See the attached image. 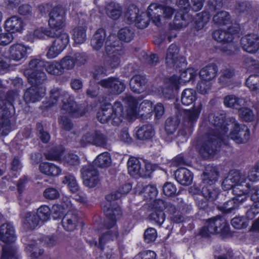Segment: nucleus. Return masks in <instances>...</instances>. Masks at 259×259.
<instances>
[{
	"instance_id": "32",
	"label": "nucleus",
	"mask_w": 259,
	"mask_h": 259,
	"mask_svg": "<svg viewBox=\"0 0 259 259\" xmlns=\"http://www.w3.org/2000/svg\"><path fill=\"white\" fill-rule=\"evenodd\" d=\"M146 82L147 80L144 76L137 75L131 78L130 84L134 92L140 94L145 89Z\"/></svg>"
},
{
	"instance_id": "47",
	"label": "nucleus",
	"mask_w": 259,
	"mask_h": 259,
	"mask_svg": "<svg viewBox=\"0 0 259 259\" xmlns=\"http://www.w3.org/2000/svg\"><path fill=\"white\" fill-rule=\"evenodd\" d=\"M62 183L66 185L72 193H76L79 190V185L77 182L75 177L70 174H68L64 177L62 179Z\"/></svg>"
},
{
	"instance_id": "15",
	"label": "nucleus",
	"mask_w": 259,
	"mask_h": 259,
	"mask_svg": "<svg viewBox=\"0 0 259 259\" xmlns=\"http://www.w3.org/2000/svg\"><path fill=\"white\" fill-rule=\"evenodd\" d=\"M203 108L202 104L198 102L188 109L185 110L183 114L184 124L191 127L197 121Z\"/></svg>"
},
{
	"instance_id": "17",
	"label": "nucleus",
	"mask_w": 259,
	"mask_h": 259,
	"mask_svg": "<svg viewBox=\"0 0 259 259\" xmlns=\"http://www.w3.org/2000/svg\"><path fill=\"white\" fill-rule=\"evenodd\" d=\"M29 47L21 43H16L11 45L8 50V58L15 62L21 61L27 57Z\"/></svg>"
},
{
	"instance_id": "29",
	"label": "nucleus",
	"mask_w": 259,
	"mask_h": 259,
	"mask_svg": "<svg viewBox=\"0 0 259 259\" xmlns=\"http://www.w3.org/2000/svg\"><path fill=\"white\" fill-rule=\"evenodd\" d=\"M79 221V219L76 214L69 211L63 218L62 223L65 230L67 231H73L75 229Z\"/></svg>"
},
{
	"instance_id": "43",
	"label": "nucleus",
	"mask_w": 259,
	"mask_h": 259,
	"mask_svg": "<svg viewBox=\"0 0 259 259\" xmlns=\"http://www.w3.org/2000/svg\"><path fill=\"white\" fill-rule=\"evenodd\" d=\"M46 71L53 75H60L64 72L59 62H46L45 67Z\"/></svg>"
},
{
	"instance_id": "20",
	"label": "nucleus",
	"mask_w": 259,
	"mask_h": 259,
	"mask_svg": "<svg viewBox=\"0 0 259 259\" xmlns=\"http://www.w3.org/2000/svg\"><path fill=\"white\" fill-rule=\"evenodd\" d=\"M61 102L62 103L61 107L62 113H68L76 117L82 116L84 113L81 107H79L74 102L70 95L69 98H67V99L63 98Z\"/></svg>"
},
{
	"instance_id": "62",
	"label": "nucleus",
	"mask_w": 259,
	"mask_h": 259,
	"mask_svg": "<svg viewBox=\"0 0 259 259\" xmlns=\"http://www.w3.org/2000/svg\"><path fill=\"white\" fill-rule=\"evenodd\" d=\"M217 175L218 173L214 168H211L209 172L208 171V170H206L203 174V178L202 180L203 183H208L209 182L212 183L213 181H215L217 180Z\"/></svg>"
},
{
	"instance_id": "37",
	"label": "nucleus",
	"mask_w": 259,
	"mask_h": 259,
	"mask_svg": "<svg viewBox=\"0 0 259 259\" xmlns=\"http://www.w3.org/2000/svg\"><path fill=\"white\" fill-rule=\"evenodd\" d=\"M217 72V66L214 64H210L203 67L199 72L201 79L210 82L213 79Z\"/></svg>"
},
{
	"instance_id": "4",
	"label": "nucleus",
	"mask_w": 259,
	"mask_h": 259,
	"mask_svg": "<svg viewBox=\"0 0 259 259\" xmlns=\"http://www.w3.org/2000/svg\"><path fill=\"white\" fill-rule=\"evenodd\" d=\"M215 129L213 133L206 135L204 141L200 149V152L204 157H208L214 153L215 147L221 142H224V139L226 133L225 125L222 123L215 124Z\"/></svg>"
},
{
	"instance_id": "23",
	"label": "nucleus",
	"mask_w": 259,
	"mask_h": 259,
	"mask_svg": "<svg viewBox=\"0 0 259 259\" xmlns=\"http://www.w3.org/2000/svg\"><path fill=\"white\" fill-rule=\"evenodd\" d=\"M5 28L10 33H21L24 29V23L19 17L13 16L5 21Z\"/></svg>"
},
{
	"instance_id": "14",
	"label": "nucleus",
	"mask_w": 259,
	"mask_h": 259,
	"mask_svg": "<svg viewBox=\"0 0 259 259\" xmlns=\"http://www.w3.org/2000/svg\"><path fill=\"white\" fill-rule=\"evenodd\" d=\"M250 136V130L246 125L236 122L228 135V139L230 138L237 144H243L248 141Z\"/></svg>"
},
{
	"instance_id": "63",
	"label": "nucleus",
	"mask_w": 259,
	"mask_h": 259,
	"mask_svg": "<svg viewBox=\"0 0 259 259\" xmlns=\"http://www.w3.org/2000/svg\"><path fill=\"white\" fill-rule=\"evenodd\" d=\"M157 237L156 230L153 228L147 229L144 234V241L147 243L154 242Z\"/></svg>"
},
{
	"instance_id": "7",
	"label": "nucleus",
	"mask_w": 259,
	"mask_h": 259,
	"mask_svg": "<svg viewBox=\"0 0 259 259\" xmlns=\"http://www.w3.org/2000/svg\"><path fill=\"white\" fill-rule=\"evenodd\" d=\"M105 52L109 59L107 60L111 68L118 66L120 57L123 53L122 43L117 40L115 35H110L105 44Z\"/></svg>"
},
{
	"instance_id": "57",
	"label": "nucleus",
	"mask_w": 259,
	"mask_h": 259,
	"mask_svg": "<svg viewBox=\"0 0 259 259\" xmlns=\"http://www.w3.org/2000/svg\"><path fill=\"white\" fill-rule=\"evenodd\" d=\"M36 213L40 222H45L49 219L51 210L48 206L42 205L38 208Z\"/></svg>"
},
{
	"instance_id": "41",
	"label": "nucleus",
	"mask_w": 259,
	"mask_h": 259,
	"mask_svg": "<svg viewBox=\"0 0 259 259\" xmlns=\"http://www.w3.org/2000/svg\"><path fill=\"white\" fill-rule=\"evenodd\" d=\"M212 37L215 41L220 44L218 46L224 52L227 50V32L226 30L219 29L214 31Z\"/></svg>"
},
{
	"instance_id": "31",
	"label": "nucleus",
	"mask_w": 259,
	"mask_h": 259,
	"mask_svg": "<svg viewBox=\"0 0 259 259\" xmlns=\"http://www.w3.org/2000/svg\"><path fill=\"white\" fill-rule=\"evenodd\" d=\"M179 48L175 44H171L168 47L165 58L166 64L170 67H174L178 61Z\"/></svg>"
},
{
	"instance_id": "11",
	"label": "nucleus",
	"mask_w": 259,
	"mask_h": 259,
	"mask_svg": "<svg viewBox=\"0 0 259 259\" xmlns=\"http://www.w3.org/2000/svg\"><path fill=\"white\" fill-rule=\"evenodd\" d=\"M244 100L234 95H228V108H232L238 110V114L240 119L245 122H249L254 119V114L253 110L248 107H243Z\"/></svg>"
},
{
	"instance_id": "54",
	"label": "nucleus",
	"mask_w": 259,
	"mask_h": 259,
	"mask_svg": "<svg viewBox=\"0 0 259 259\" xmlns=\"http://www.w3.org/2000/svg\"><path fill=\"white\" fill-rule=\"evenodd\" d=\"M53 34L52 30L44 27L37 28L33 31L30 32V35H32L33 37L39 39H44L46 37H50V36H52Z\"/></svg>"
},
{
	"instance_id": "5",
	"label": "nucleus",
	"mask_w": 259,
	"mask_h": 259,
	"mask_svg": "<svg viewBox=\"0 0 259 259\" xmlns=\"http://www.w3.org/2000/svg\"><path fill=\"white\" fill-rule=\"evenodd\" d=\"M123 118V109L119 102H116L113 106L110 104H105L97 114V118L101 123L110 122L113 125H119Z\"/></svg>"
},
{
	"instance_id": "22",
	"label": "nucleus",
	"mask_w": 259,
	"mask_h": 259,
	"mask_svg": "<svg viewBox=\"0 0 259 259\" xmlns=\"http://www.w3.org/2000/svg\"><path fill=\"white\" fill-rule=\"evenodd\" d=\"M180 88V82L177 76L174 75L167 79L163 87L161 92L165 98H170Z\"/></svg>"
},
{
	"instance_id": "33",
	"label": "nucleus",
	"mask_w": 259,
	"mask_h": 259,
	"mask_svg": "<svg viewBox=\"0 0 259 259\" xmlns=\"http://www.w3.org/2000/svg\"><path fill=\"white\" fill-rule=\"evenodd\" d=\"M106 38V34L104 29H99L94 34L91 41V45L94 50H100L104 44Z\"/></svg>"
},
{
	"instance_id": "61",
	"label": "nucleus",
	"mask_w": 259,
	"mask_h": 259,
	"mask_svg": "<svg viewBox=\"0 0 259 259\" xmlns=\"http://www.w3.org/2000/svg\"><path fill=\"white\" fill-rule=\"evenodd\" d=\"M18 12L20 15L24 16L26 18L31 19L34 17L32 8L29 5H21L18 8Z\"/></svg>"
},
{
	"instance_id": "53",
	"label": "nucleus",
	"mask_w": 259,
	"mask_h": 259,
	"mask_svg": "<svg viewBox=\"0 0 259 259\" xmlns=\"http://www.w3.org/2000/svg\"><path fill=\"white\" fill-rule=\"evenodd\" d=\"M246 85L251 91H259V75L251 74L246 80Z\"/></svg>"
},
{
	"instance_id": "44",
	"label": "nucleus",
	"mask_w": 259,
	"mask_h": 259,
	"mask_svg": "<svg viewBox=\"0 0 259 259\" xmlns=\"http://www.w3.org/2000/svg\"><path fill=\"white\" fill-rule=\"evenodd\" d=\"M196 100V93L195 90L191 89L184 90L181 95L182 103L186 106L192 104Z\"/></svg>"
},
{
	"instance_id": "30",
	"label": "nucleus",
	"mask_w": 259,
	"mask_h": 259,
	"mask_svg": "<svg viewBox=\"0 0 259 259\" xmlns=\"http://www.w3.org/2000/svg\"><path fill=\"white\" fill-rule=\"evenodd\" d=\"M176 180L181 185H190L193 181V174L188 169L181 167L175 172Z\"/></svg>"
},
{
	"instance_id": "3",
	"label": "nucleus",
	"mask_w": 259,
	"mask_h": 259,
	"mask_svg": "<svg viewBox=\"0 0 259 259\" xmlns=\"http://www.w3.org/2000/svg\"><path fill=\"white\" fill-rule=\"evenodd\" d=\"M131 189L132 186L130 184H125L121 186L117 191L106 196L107 201L102 206V209L107 218L106 226L108 228L114 227L116 219L121 213L120 207L114 201L120 198L122 195L128 193Z\"/></svg>"
},
{
	"instance_id": "18",
	"label": "nucleus",
	"mask_w": 259,
	"mask_h": 259,
	"mask_svg": "<svg viewBox=\"0 0 259 259\" xmlns=\"http://www.w3.org/2000/svg\"><path fill=\"white\" fill-rule=\"evenodd\" d=\"M98 83L114 94H120L125 89V85L122 82L117 78L113 77L102 79Z\"/></svg>"
},
{
	"instance_id": "27",
	"label": "nucleus",
	"mask_w": 259,
	"mask_h": 259,
	"mask_svg": "<svg viewBox=\"0 0 259 259\" xmlns=\"http://www.w3.org/2000/svg\"><path fill=\"white\" fill-rule=\"evenodd\" d=\"M118 236L119 233L116 228L108 230L100 236L99 244H98L97 242H95V245H98L99 247L103 249L104 245L116 240Z\"/></svg>"
},
{
	"instance_id": "58",
	"label": "nucleus",
	"mask_w": 259,
	"mask_h": 259,
	"mask_svg": "<svg viewBox=\"0 0 259 259\" xmlns=\"http://www.w3.org/2000/svg\"><path fill=\"white\" fill-rule=\"evenodd\" d=\"M2 257L3 259H19L16 249L7 246L3 248Z\"/></svg>"
},
{
	"instance_id": "24",
	"label": "nucleus",
	"mask_w": 259,
	"mask_h": 259,
	"mask_svg": "<svg viewBox=\"0 0 259 259\" xmlns=\"http://www.w3.org/2000/svg\"><path fill=\"white\" fill-rule=\"evenodd\" d=\"M61 204H55L52 206V212L55 219L61 218L66 212L71 211L72 204L69 199L63 197Z\"/></svg>"
},
{
	"instance_id": "39",
	"label": "nucleus",
	"mask_w": 259,
	"mask_h": 259,
	"mask_svg": "<svg viewBox=\"0 0 259 259\" xmlns=\"http://www.w3.org/2000/svg\"><path fill=\"white\" fill-rule=\"evenodd\" d=\"M128 171L130 175L133 177L139 176L141 177L142 168L141 163L139 159L135 157L130 158L127 161Z\"/></svg>"
},
{
	"instance_id": "45",
	"label": "nucleus",
	"mask_w": 259,
	"mask_h": 259,
	"mask_svg": "<svg viewBox=\"0 0 259 259\" xmlns=\"http://www.w3.org/2000/svg\"><path fill=\"white\" fill-rule=\"evenodd\" d=\"M191 18L188 14H176L174 20V28L181 29L188 25Z\"/></svg>"
},
{
	"instance_id": "21",
	"label": "nucleus",
	"mask_w": 259,
	"mask_h": 259,
	"mask_svg": "<svg viewBox=\"0 0 259 259\" xmlns=\"http://www.w3.org/2000/svg\"><path fill=\"white\" fill-rule=\"evenodd\" d=\"M165 207V202L162 200H157L153 204V212L150 214L149 218L158 225L164 222L165 217L163 210Z\"/></svg>"
},
{
	"instance_id": "51",
	"label": "nucleus",
	"mask_w": 259,
	"mask_h": 259,
	"mask_svg": "<svg viewBox=\"0 0 259 259\" xmlns=\"http://www.w3.org/2000/svg\"><path fill=\"white\" fill-rule=\"evenodd\" d=\"M109 65V64H108ZM109 67L106 66L102 65L97 66L93 73V76L95 80H99L100 78L104 77L112 72L111 68L110 65Z\"/></svg>"
},
{
	"instance_id": "56",
	"label": "nucleus",
	"mask_w": 259,
	"mask_h": 259,
	"mask_svg": "<svg viewBox=\"0 0 259 259\" xmlns=\"http://www.w3.org/2000/svg\"><path fill=\"white\" fill-rule=\"evenodd\" d=\"M26 249L28 253H29L32 257L34 258L38 257L42 254L44 251L42 249L39 248L35 241H33L28 244L26 247Z\"/></svg>"
},
{
	"instance_id": "48",
	"label": "nucleus",
	"mask_w": 259,
	"mask_h": 259,
	"mask_svg": "<svg viewBox=\"0 0 259 259\" xmlns=\"http://www.w3.org/2000/svg\"><path fill=\"white\" fill-rule=\"evenodd\" d=\"M39 222L35 212H28L25 214L23 224L28 228L34 229L38 225Z\"/></svg>"
},
{
	"instance_id": "6",
	"label": "nucleus",
	"mask_w": 259,
	"mask_h": 259,
	"mask_svg": "<svg viewBox=\"0 0 259 259\" xmlns=\"http://www.w3.org/2000/svg\"><path fill=\"white\" fill-rule=\"evenodd\" d=\"M199 234L208 237L213 234H219L222 238L227 236V219L225 216H217L207 220L205 225L199 231Z\"/></svg>"
},
{
	"instance_id": "12",
	"label": "nucleus",
	"mask_w": 259,
	"mask_h": 259,
	"mask_svg": "<svg viewBox=\"0 0 259 259\" xmlns=\"http://www.w3.org/2000/svg\"><path fill=\"white\" fill-rule=\"evenodd\" d=\"M81 178L83 185L88 188H94L100 181L99 172L94 165L90 163L85 165L80 169Z\"/></svg>"
},
{
	"instance_id": "64",
	"label": "nucleus",
	"mask_w": 259,
	"mask_h": 259,
	"mask_svg": "<svg viewBox=\"0 0 259 259\" xmlns=\"http://www.w3.org/2000/svg\"><path fill=\"white\" fill-rule=\"evenodd\" d=\"M248 178L250 181H259V161L249 171Z\"/></svg>"
},
{
	"instance_id": "16",
	"label": "nucleus",
	"mask_w": 259,
	"mask_h": 259,
	"mask_svg": "<svg viewBox=\"0 0 259 259\" xmlns=\"http://www.w3.org/2000/svg\"><path fill=\"white\" fill-rule=\"evenodd\" d=\"M41 84H31L33 85L25 92L23 98L26 103L39 101L45 95L46 89Z\"/></svg>"
},
{
	"instance_id": "38",
	"label": "nucleus",
	"mask_w": 259,
	"mask_h": 259,
	"mask_svg": "<svg viewBox=\"0 0 259 259\" xmlns=\"http://www.w3.org/2000/svg\"><path fill=\"white\" fill-rule=\"evenodd\" d=\"M87 27L83 26H77L72 31L73 39L76 44H81L87 39Z\"/></svg>"
},
{
	"instance_id": "10",
	"label": "nucleus",
	"mask_w": 259,
	"mask_h": 259,
	"mask_svg": "<svg viewBox=\"0 0 259 259\" xmlns=\"http://www.w3.org/2000/svg\"><path fill=\"white\" fill-rule=\"evenodd\" d=\"M124 101L127 105V114L131 117H134L143 111L145 113H149L152 111V103L149 100H144L139 104L140 100L131 96H126Z\"/></svg>"
},
{
	"instance_id": "13",
	"label": "nucleus",
	"mask_w": 259,
	"mask_h": 259,
	"mask_svg": "<svg viewBox=\"0 0 259 259\" xmlns=\"http://www.w3.org/2000/svg\"><path fill=\"white\" fill-rule=\"evenodd\" d=\"M65 22V12L63 8L57 7L53 8L49 14L48 24L52 31L64 30Z\"/></svg>"
},
{
	"instance_id": "9",
	"label": "nucleus",
	"mask_w": 259,
	"mask_h": 259,
	"mask_svg": "<svg viewBox=\"0 0 259 259\" xmlns=\"http://www.w3.org/2000/svg\"><path fill=\"white\" fill-rule=\"evenodd\" d=\"M53 33L50 37L55 38V40L47 53L46 56L48 59L57 57L66 48L69 42V35L64 30L53 31Z\"/></svg>"
},
{
	"instance_id": "59",
	"label": "nucleus",
	"mask_w": 259,
	"mask_h": 259,
	"mask_svg": "<svg viewBox=\"0 0 259 259\" xmlns=\"http://www.w3.org/2000/svg\"><path fill=\"white\" fill-rule=\"evenodd\" d=\"M118 35L121 40L129 42L133 39L134 33L129 28L125 27L119 31Z\"/></svg>"
},
{
	"instance_id": "50",
	"label": "nucleus",
	"mask_w": 259,
	"mask_h": 259,
	"mask_svg": "<svg viewBox=\"0 0 259 259\" xmlns=\"http://www.w3.org/2000/svg\"><path fill=\"white\" fill-rule=\"evenodd\" d=\"M202 193L204 197L209 201H214L218 195V190L214 186L209 184V186H204L202 190Z\"/></svg>"
},
{
	"instance_id": "46",
	"label": "nucleus",
	"mask_w": 259,
	"mask_h": 259,
	"mask_svg": "<svg viewBox=\"0 0 259 259\" xmlns=\"http://www.w3.org/2000/svg\"><path fill=\"white\" fill-rule=\"evenodd\" d=\"M197 75V71L194 68H188L182 71L180 76H177L180 82V85L194 79Z\"/></svg>"
},
{
	"instance_id": "1",
	"label": "nucleus",
	"mask_w": 259,
	"mask_h": 259,
	"mask_svg": "<svg viewBox=\"0 0 259 259\" xmlns=\"http://www.w3.org/2000/svg\"><path fill=\"white\" fill-rule=\"evenodd\" d=\"M175 12V10L170 7L152 4L148 8L147 14L141 13L134 22L138 28L143 29L148 26L150 19L155 25L160 27L171 19Z\"/></svg>"
},
{
	"instance_id": "19",
	"label": "nucleus",
	"mask_w": 259,
	"mask_h": 259,
	"mask_svg": "<svg viewBox=\"0 0 259 259\" xmlns=\"http://www.w3.org/2000/svg\"><path fill=\"white\" fill-rule=\"evenodd\" d=\"M242 48L246 52L253 54L259 50V36L249 33L243 36L240 40Z\"/></svg>"
},
{
	"instance_id": "35",
	"label": "nucleus",
	"mask_w": 259,
	"mask_h": 259,
	"mask_svg": "<svg viewBox=\"0 0 259 259\" xmlns=\"http://www.w3.org/2000/svg\"><path fill=\"white\" fill-rule=\"evenodd\" d=\"M155 135V131L151 125H144L136 132V136L140 140H148L152 138Z\"/></svg>"
},
{
	"instance_id": "42",
	"label": "nucleus",
	"mask_w": 259,
	"mask_h": 259,
	"mask_svg": "<svg viewBox=\"0 0 259 259\" xmlns=\"http://www.w3.org/2000/svg\"><path fill=\"white\" fill-rule=\"evenodd\" d=\"M106 12L108 17L116 20L119 18L121 14V8L118 4L111 3L107 5Z\"/></svg>"
},
{
	"instance_id": "49",
	"label": "nucleus",
	"mask_w": 259,
	"mask_h": 259,
	"mask_svg": "<svg viewBox=\"0 0 259 259\" xmlns=\"http://www.w3.org/2000/svg\"><path fill=\"white\" fill-rule=\"evenodd\" d=\"M69 94L66 91L59 89L58 88H54L50 92V101L51 104H55L59 100L62 101L63 98L67 99L69 98Z\"/></svg>"
},
{
	"instance_id": "60",
	"label": "nucleus",
	"mask_w": 259,
	"mask_h": 259,
	"mask_svg": "<svg viewBox=\"0 0 259 259\" xmlns=\"http://www.w3.org/2000/svg\"><path fill=\"white\" fill-rule=\"evenodd\" d=\"M139 9L135 6L130 7L125 14V17L130 23H134L136 21L139 14Z\"/></svg>"
},
{
	"instance_id": "34",
	"label": "nucleus",
	"mask_w": 259,
	"mask_h": 259,
	"mask_svg": "<svg viewBox=\"0 0 259 259\" xmlns=\"http://www.w3.org/2000/svg\"><path fill=\"white\" fill-rule=\"evenodd\" d=\"M112 159L109 153L104 152L99 154L94 160L92 164L100 168H106L111 166Z\"/></svg>"
},
{
	"instance_id": "40",
	"label": "nucleus",
	"mask_w": 259,
	"mask_h": 259,
	"mask_svg": "<svg viewBox=\"0 0 259 259\" xmlns=\"http://www.w3.org/2000/svg\"><path fill=\"white\" fill-rule=\"evenodd\" d=\"M239 31V28H232L231 26H228V57L231 56H236L238 55L240 52V48L237 46H233V50L232 49V45L230 43V39L232 38L230 37V34H235L238 33Z\"/></svg>"
},
{
	"instance_id": "52",
	"label": "nucleus",
	"mask_w": 259,
	"mask_h": 259,
	"mask_svg": "<svg viewBox=\"0 0 259 259\" xmlns=\"http://www.w3.org/2000/svg\"><path fill=\"white\" fill-rule=\"evenodd\" d=\"M233 227L236 229H242L246 228L249 225V221L244 216L235 217L231 221Z\"/></svg>"
},
{
	"instance_id": "36",
	"label": "nucleus",
	"mask_w": 259,
	"mask_h": 259,
	"mask_svg": "<svg viewBox=\"0 0 259 259\" xmlns=\"http://www.w3.org/2000/svg\"><path fill=\"white\" fill-rule=\"evenodd\" d=\"M40 171L47 176H57L61 172V169L53 163L44 162L39 164Z\"/></svg>"
},
{
	"instance_id": "8",
	"label": "nucleus",
	"mask_w": 259,
	"mask_h": 259,
	"mask_svg": "<svg viewBox=\"0 0 259 259\" xmlns=\"http://www.w3.org/2000/svg\"><path fill=\"white\" fill-rule=\"evenodd\" d=\"M45 64V61L39 59H33L30 61L28 69L24 71L30 83H42L46 79V74L43 71Z\"/></svg>"
},
{
	"instance_id": "28",
	"label": "nucleus",
	"mask_w": 259,
	"mask_h": 259,
	"mask_svg": "<svg viewBox=\"0 0 259 259\" xmlns=\"http://www.w3.org/2000/svg\"><path fill=\"white\" fill-rule=\"evenodd\" d=\"M0 240L5 243H11L15 241L14 229L12 225L4 224L0 227Z\"/></svg>"
},
{
	"instance_id": "2",
	"label": "nucleus",
	"mask_w": 259,
	"mask_h": 259,
	"mask_svg": "<svg viewBox=\"0 0 259 259\" xmlns=\"http://www.w3.org/2000/svg\"><path fill=\"white\" fill-rule=\"evenodd\" d=\"M230 179L235 185L231 188L228 187V192L231 190L234 196L232 199L228 200V214L237 209L249 196L251 191L252 194L253 193L250 185L241 179L240 172H234V175Z\"/></svg>"
},
{
	"instance_id": "55",
	"label": "nucleus",
	"mask_w": 259,
	"mask_h": 259,
	"mask_svg": "<svg viewBox=\"0 0 259 259\" xmlns=\"http://www.w3.org/2000/svg\"><path fill=\"white\" fill-rule=\"evenodd\" d=\"M59 62L63 71L64 70H71L74 68L75 65V61L72 54L64 57Z\"/></svg>"
},
{
	"instance_id": "25",
	"label": "nucleus",
	"mask_w": 259,
	"mask_h": 259,
	"mask_svg": "<svg viewBox=\"0 0 259 259\" xmlns=\"http://www.w3.org/2000/svg\"><path fill=\"white\" fill-rule=\"evenodd\" d=\"M251 9V4L247 1L228 0V10H232L236 14L240 15L248 12Z\"/></svg>"
},
{
	"instance_id": "26",
	"label": "nucleus",
	"mask_w": 259,
	"mask_h": 259,
	"mask_svg": "<svg viewBox=\"0 0 259 259\" xmlns=\"http://www.w3.org/2000/svg\"><path fill=\"white\" fill-rule=\"evenodd\" d=\"M253 191L250 197L253 203L246 212V218L248 221L253 220L259 214V186Z\"/></svg>"
}]
</instances>
